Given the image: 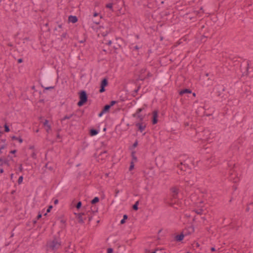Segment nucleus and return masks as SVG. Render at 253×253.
Listing matches in <instances>:
<instances>
[{
  "label": "nucleus",
  "mask_w": 253,
  "mask_h": 253,
  "mask_svg": "<svg viewBox=\"0 0 253 253\" xmlns=\"http://www.w3.org/2000/svg\"><path fill=\"white\" fill-rule=\"evenodd\" d=\"M207 38V37H206V36H202V39H201V40H203L204 38Z\"/></svg>",
  "instance_id": "obj_60"
},
{
  "label": "nucleus",
  "mask_w": 253,
  "mask_h": 253,
  "mask_svg": "<svg viewBox=\"0 0 253 253\" xmlns=\"http://www.w3.org/2000/svg\"><path fill=\"white\" fill-rule=\"evenodd\" d=\"M0 162H2V163L3 162V160L2 158H0Z\"/></svg>",
  "instance_id": "obj_59"
},
{
  "label": "nucleus",
  "mask_w": 253,
  "mask_h": 253,
  "mask_svg": "<svg viewBox=\"0 0 253 253\" xmlns=\"http://www.w3.org/2000/svg\"><path fill=\"white\" fill-rule=\"evenodd\" d=\"M11 139L12 140H17L20 143H21L23 142V139L21 137H17L15 136H13L11 137Z\"/></svg>",
  "instance_id": "obj_14"
},
{
  "label": "nucleus",
  "mask_w": 253,
  "mask_h": 253,
  "mask_svg": "<svg viewBox=\"0 0 253 253\" xmlns=\"http://www.w3.org/2000/svg\"><path fill=\"white\" fill-rule=\"evenodd\" d=\"M111 43H112L111 41H109L108 43H107V44L108 45H110L111 44Z\"/></svg>",
  "instance_id": "obj_49"
},
{
  "label": "nucleus",
  "mask_w": 253,
  "mask_h": 253,
  "mask_svg": "<svg viewBox=\"0 0 253 253\" xmlns=\"http://www.w3.org/2000/svg\"><path fill=\"white\" fill-rule=\"evenodd\" d=\"M68 21L72 23H75L78 21V18L76 16L70 15L68 17Z\"/></svg>",
  "instance_id": "obj_9"
},
{
  "label": "nucleus",
  "mask_w": 253,
  "mask_h": 253,
  "mask_svg": "<svg viewBox=\"0 0 253 253\" xmlns=\"http://www.w3.org/2000/svg\"><path fill=\"white\" fill-rule=\"evenodd\" d=\"M194 212H195L197 214L201 215L203 213V210L202 209H197V210H194L193 211Z\"/></svg>",
  "instance_id": "obj_17"
},
{
  "label": "nucleus",
  "mask_w": 253,
  "mask_h": 253,
  "mask_svg": "<svg viewBox=\"0 0 253 253\" xmlns=\"http://www.w3.org/2000/svg\"><path fill=\"white\" fill-rule=\"evenodd\" d=\"M127 215L126 214H124L123 216V219H125V220L127 218Z\"/></svg>",
  "instance_id": "obj_44"
},
{
  "label": "nucleus",
  "mask_w": 253,
  "mask_h": 253,
  "mask_svg": "<svg viewBox=\"0 0 253 253\" xmlns=\"http://www.w3.org/2000/svg\"><path fill=\"white\" fill-rule=\"evenodd\" d=\"M108 82L106 78H104L101 82L100 88L99 89V92L102 93L105 91V87L108 85Z\"/></svg>",
  "instance_id": "obj_5"
},
{
  "label": "nucleus",
  "mask_w": 253,
  "mask_h": 253,
  "mask_svg": "<svg viewBox=\"0 0 253 253\" xmlns=\"http://www.w3.org/2000/svg\"><path fill=\"white\" fill-rule=\"evenodd\" d=\"M98 15H99V13H98L97 12H94L93 14V16L96 17V16H98Z\"/></svg>",
  "instance_id": "obj_48"
},
{
  "label": "nucleus",
  "mask_w": 253,
  "mask_h": 253,
  "mask_svg": "<svg viewBox=\"0 0 253 253\" xmlns=\"http://www.w3.org/2000/svg\"><path fill=\"white\" fill-rule=\"evenodd\" d=\"M202 218H203L204 220H205V219H206V218H205V217H202Z\"/></svg>",
  "instance_id": "obj_63"
},
{
  "label": "nucleus",
  "mask_w": 253,
  "mask_h": 253,
  "mask_svg": "<svg viewBox=\"0 0 253 253\" xmlns=\"http://www.w3.org/2000/svg\"><path fill=\"white\" fill-rule=\"evenodd\" d=\"M139 49V47L137 46V45H135L134 47V49L135 50H138Z\"/></svg>",
  "instance_id": "obj_42"
},
{
  "label": "nucleus",
  "mask_w": 253,
  "mask_h": 253,
  "mask_svg": "<svg viewBox=\"0 0 253 253\" xmlns=\"http://www.w3.org/2000/svg\"><path fill=\"white\" fill-rule=\"evenodd\" d=\"M184 237V236L183 234H180L179 235H176L175 237V239L176 241L180 242L183 239Z\"/></svg>",
  "instance_id": "obj_11"
},
{
  "label": "nucleus",
  "mask_w": 253,
  "mask_h": 253,
  "mask_svg": "<svg viewBox=\"0 0 253 253\" xmlns=\"http://www.w3.org/2000/svg\"><path fill=\"white\" fill-rule=\"evenodd\" d=\"M61 243L60 239L57 238H54L52 240L47 243V248L54 252L57 250L61 247Z\"/></svg>",
  "instance_id": "obj_1"
},
{
  "label": "nucleus",
  "mask_w": 253,
  "mask_h": 253,
  "mask_svg": "<svg viewBox=\"0 0 253 253\" xmlns=\"http://www.w3.org/2000/svg\"><path fill=\"white\" fill-rule=\"evenodd\" d=\"M5 148V146L3 145L1 146V147H0V149H1V150L4 149Z\"/></svg>",
  "instance_id": "obj_53"
},
{
  "label": "nucleus",
  "mask_w": 253,
  "mask_h": 253,
  "mask_svg": "<svg viewBox=\"0 0 253 253\" xmlns=\"http://www.w3.org/2000/svg\"><path fill=\"white\" fill-rule=\"evenodd\" d=\"M140 88V86H138L136 89H135V90H133V93H132V95L133 96H135V95L137 94V93L138 92V91Z\"/></svg>",
  "instance_id": "obj_22"
},
{
  "label": "nucleus",
  "mask_w": 253,
  "mask_h": 253,
  "mask_svg": "<svg viewBox=\"0 0 253 253\" xmlns=\"http://www.w3.org/2000/svg\"><path fill=\"white\" fill-rule=\"evenodd\" d=\"M36 154L35 153H33V154H32V157L34 158H36Z\"/></svg>",
  "instance_id": "obj_50"
},
{
  "label": "nucleus",
  "mask_w": 253,
  "mask_h": 253,
  "mask_svg": "<svg viewBox=\"0 0 253 253\" xmlns=\"http://www.w3.org/2000/svg\"><path fill=\"white\" fill-rule=\"evenodd\" d=\"M13 175H14V174L13 173H11L10 174V178H11V179H12Z\"/></svg>",
  "instance_id": "obj_58"
},
{
  "label": "nucleus",
  "mask_w": 253,
  "mask_h": 253,
  "mask_svg": "<svg viewBox=\"0 0 253 253\" xmlns=\"http://www.w3.org/2000/svg\"><path fill=\"white\" fill-rule=\"evenodd\" d=\"M146 69L145 68L142 69L140 71L141 74L144 73L146 71Z\"/></svg>",
  "instance_id": "obj_39"
},
{
  "label": "nucleus",
  "mask_w": 253,
  "mask_h": 253,
  "mask_svg": "<svg viewBox=\"0 0 253 253\" xmlns=\"http://www.w3.org/2000/svg\"><path fill=\"white\" fill-rule=\"evenodd\" d=\"M171 191L172 193H173V194H172L173 198H175L177 195L178 194V189L176 187H173L171 189Z\"/></svg>",
  "instance_id": "obj_10"
},
{
  "label": "nucleus",
  "mask_w": 253,
  "mask_h": 253,
  "mask_svg": "<svg viewBox=\"0 0 253 253\" xmlns=\"http://www.w3.org/2000/svg\"><path fill=\"white\" fill-rule=\"evenodd\" d=\"M58 200H57V199L55 200L54 201V204H57V203H58Z\"/></svg>",
  "instance_id": "obj_55"
},
{
  "label": "nucleus",
  "mask_w": 253,
  "mask_h": 253,
  "mask_svg": "<svg viewBox=\"0 0 253 253\" xmlns=\"http://www.w3.org/2000/svg\"><path fill=\"white\" fill-rule=\"evenodd\" d=\"M113 250L112 248H108L107 249V253H113Z\"/></svg>",
  "instance_id": "obj_31"
},
{
  "label": "nucleus",
  "mask_w": 253,
  "mask_h": 253,
  "mask_svg": "<svg viewBox=\"0 0 253 253\" xmlns=\"http://www.w3.org/2000/svg\"><path fill=\"white\" fill-rule=\"evenodd\" d=\"M95 24L98 25L100 23V20H99L98 21H94L93 22Z\"/></svg>",
  "instance_id": "obj_46"
},
{
  "label": "nucleus",
  "mask_w": 253,
  "mask_h": 253,
  "mask_svg": "<svg viewBox=\"0 0 253 253\" xmlns=\"http://www.w3.org/2000/svg\"><path fill=\"white\" fill-rule=\"evenodd\" d=\"M135 118H137L139 120V122H142L144 120V116L140 114H138V115H136V117Z\"/></svg>",
  "instance_id": "obj_18"
},
{
  "label": "nucleus",
  "mask_w": 253,
  "mask_h": 253,
  "mask_svg": "<svg viewBox=\"0 0 253 253\" xmlns=\"http://www.w3.org/2000/svg\"><path fill=\"white\" fill-rule=\"evenodd\" d=\"M23 176H21L19 177L18 179V183L19 184H21L23 181Z\"/></svg>",
  "instance_id": "obj_28"
},
{
  "label": "nucleus",
  "mask_w": 253,
  "mask_h": 253,
  "mask_svg": "<svg viewBox=\"0 0 253 253\" xmlns=\"http://www.w3.org/2000/svg\"><path fill=\"white\" fill-rule=\"evenodd\" d=\"M158 112L157 110H155L153 112V119H152V124L153 125L156 124L158 122Z\"/></svg>",
  "instance_id": "obj_8"
},
{
  "label": "nucleus",
  "mask_w": 253,
  "mask_h": 253,
  "mask_svg": "<svg viewBox=\"0 0 253 253\" xmlns=\"http://www.w3.org/2000/svg\"><path fill=\"white\" fill-rule=\"evenodd\" d=\"M4 131L5 132H9L10 131L9 126L7 125V124H5L4 125Z\"/></svg>",
  "instance_id": "obj_25"
},
{
  "label": "nucleus",
  "mask_w": 253,
  "mask_h": 253,
  "mask_svg": "<svg viewBox=\"0 0 253 253\" xmlns=\"http://www.w3.org/2000/svg\"><path fill=\"white\" fill-rule=\"evenodd\" d=\"M151 76H152L150 72L148 73V74H147V77H151Z\"/></svg>",
  "instance_id": "obj_54"
},
{
  "label": "nucleus",
  "mask_w": 253,
  "mask_h": 253,
  "mask_svg": "<svg viewBox=\"0 0 253 253\" xmlns=\"http://www.w3.org/2000/svg\"><path fill=\"white\" fill-rule=\"evenodd\" d=\"M7 45H8V46H12V44L11 43H8Z\"/></svg>",
  "instance_id": "obj_61"
},
{
  "label": "nucleus",
  "mask_w": 253,
  "mask_h": 253,
  "mask_svg": "<svg viewBox=\"0 0 253 253\" xmlns=\"http://www.w3.org/2000/svg\"><path fill=\"white\" fill-rule=\"evenodd\" d=\"M3 163L5 164H6V165H8V161L7 160H4L3 161Z\"/></svg>",
  "instance_id": "obj_51"
},
{
  "label": "nucleus",
  "mask_w": 253,
  "mask_h": 253,
  "mask_svg": "<svg viewBox=\"0 0 253 253\" xmlns=\"http://www.w3.org/2000/svg\"><path fill=\"white\" fill-rule=\"evenodd\" d=\"M191 92H192V91L190 89L186 88V89H184L183 90H181L179 92V94L180 95H183L184 93H191Z\"/></svg>",
  "instance_id": "obj_12"
},
{
  "label": "nucleus",
  "mask_w": 253,
  "mask_h": 253,
  "mask_svg": "<svg viewBox=\"0 0 253 253\" xmlns=\"http://www.w3.org/2000/svg\"><path fill=\"white\" fill-rule=\"evenodd\" d=\"M142 110H143V108L138 109L136 110V113L132 115L133 117H136V115H138V114H140V112H141Z\"/></svg>",
  "instance_id": "obj_16"
},
{
  "label": "nucleus",
  "mask_w": 253,
  "mask_h": 253,
  "mask_svg": "<svg viewBox=\"0 0 253 253\" xmlns=\"http://www.w3.org/2000/svg\"><path fill=\"white\" fill-rule=\"evenodd\" d=\"M2 164L0 165V173H2L3 172V169L2 168Z\"/></svg>",
  "instance_id": "obj_36"
},
{
  "label": "nucleus",
  "mask_w": 253,
  "mask_h": 253,
  "mask_svg": "<svg viewBox=\"0 0 253 253\" xmlns=\"http://www.w3.org/2000/svg\"><path fill=\"white\" fill-rule=\"evenodd\" d=\"M110 106H109L108 104L104 106L103 107L102 111L103 112H104L105 113L108 112L110 109Z\"/></svg>",
  "instance_id": "obj_15"
},
{
  "label": "nucleus",
  "mask_w": 253,
  "mask_h": 253,
  "mask_svg": "<svg viewBox=\"0 0 253 253\" xmlns=\"http://www.w3.org/2000/svg\"><path fill=\"white\" fill-rule=\"evenodd\" d=\"M79 98L80 100L78 102L77 105L78 106L81 107L87 101V95L85 91L81 90L79 92Z\"/></svg>",
  "instance_id": "obj_2"
},
{
  "label": "nucleus",
  "mask_w": 253,
  "mask_h": 253,
  "mask_svg": "<svg viewBox=\"0 0 253 253\" xmlns=\"http://www.w3.org/2000/svg\"><path fill=\"white\" fill-rule=\"evenodd\" d=\"M126 222V220H125V219H122L121 220V224H123L124 223H125Z\"/></svg>",
  "instance_id": "obj_40"
},
{
  "label": "nucleus",
  "mask_w": 253,
  "mask_h": 253,
  "mask_svg": "<svg viewBox=\"0 0 253 253\" xmlns=\"http://www.w3.org/2000/svg\"><path fill=\"white\" fill-rule=\"evenodd\" d=\"M138 201H137L135 202V203L133 205L132 208L134 210L137 211L138 210Z\"/></svg>",
  "instance_id": "obj_21"
},
{
  "label": "nucleus",
  "mask_w": 253,
  "mask_h": 253,
  "mask_svg": "<svg viewBox=\"0 0 253 253\" xmlns=\"http://www.w3.org/2000/svg\"><path fill=\"white\" fill-rule=\"evenodd\" d=\"M211 252H214L215 251V249L214 247H212L211 248Z\"/></svg>",
  "instance_id": "obj_52"
},
{
  "label": "nucleus",
  "mask_w": 253,
  "mask_h": 253,
  "mask_svg": "<svg viewBox=\"0 0 253 253\" xmlns=\"http://www.w3.org/2000/svg\"><path fill=\"white\" fill-rule=\"evenodd\" d=\"M135 152H132L131 153V156L132 157V159H133V161H135L136 162L137 161V158L136 157L135 155Z\"/></svg>",
  "instance_id": "obj_24"
},
{
  "label": "nucleus",
  "mask_w": 253,
  "mask_h": 253,
  "mask_svg": "<svg viewBox=\"0 0 253 253\" xmlns=\"http://www.w3.org/2000/svg\"><path fill=\"white\" fill-rule=\"evenodd\" d=\"M16 152V150H12L10 151V153L11 154H15Z\"/></svg>",
  "instance_id": "obj_47"
},
{
  "label": "nucleus",
  "mask_w": 253,
  "mask_h": 253,
  "mask_svg": "<svg viewBox=\"0 0 253 253\" xmlns=\"http://www.w3.org/2000/svg\"><path fill=\"white\" fill-rule=\"evenodd\" d=\"M56 137H57V138H60V134L59 133H58L57 134V136Z\"/></svg>",
  "instance_id": "obj_56"
},
{
  "label": "nucleus",
  "mask_w": 253,
  "mask_h": 253,
  "mask_svg": "<svg viewBox=\"0 0 253 253\" xmlns=\"http://www.w3.org/2000/svg\"><path fill=\"white\" fill-rule=\"evenodd\" d=\"M66 34L65 33V34H63L62 35V37H63V38H65L66 37Z\"/></svg>",
  "instance_id": "obj_57"
},
{
  "label": "nucleus",
  "mask_w": 253,
  "mask_h": 253,
  "mask_svg": "<svg viewBox=\"0 0 253 253\" xmlns=\"http://www.w3.org/2000/svg\"><path fill=\"white\" fill-rule=\"evenodd\" d=\"M136 126L138 127V130L143 132L146 128V124L143 122H138L135 124Z\"/></svg>",
  "instance_id": "obj_7"
},
{
  "label": "nucleus",
  "mask_w": 253,
  "mask_h": 253,
  "mask_svg": "<svg viewBox=\"0 0 253 253\" xmlns=\"http://www.w3.org/2000/svg\"><path fill=\"white\" fill-rule=\"evenodd\" d=\"M76 215V217L78 218V222L81 224L84 223V221L86 220V217H83V215H86L85 212H81L79 213H75Z\"/></svg>",
  "instance_id": "obj_6"
},
{
  "label": "nucleus",
  "mask_w": 253,
  "mask_h": 253,
  "mask_svg": "<svg viewBox=\"0 0 253 253\" xmlns=\"http://www.w3.org/2000/svg\"><path fill=\"white\" fill-rule=\"evenodd\" d=\"M105 113L103 112V111L102 110L100 113L98 114V117H101Z\"/></svg>",
  "instance_id": "obj_38"
},
{
  "label": "nucleus",
  "mask_w": 253,
  "mask_h": 253,
  "mask_svg": "<svg viewBox=\"0 0 253 253\" xmlns=\"http://www.w3.org/2000/svg\"><path fill=\"white\" fill-rule=\"evenodd\" d=\"M51 130V126L50 125L47 126H46V129L47 132H49V130Z\"/></svg>",
  "instance_id": "obj_33"
},
{
  "label": "nucleus",
  "mask_w": 253,
  "mask_h": 253,
  "mask_svg": "<svg viewBox=\"0 0 253 253\" xmlns=\"http://www.w3.org/2000/svg\"><path fill=\"white\" fill-rule=\"evenodd\" d=\"M97 212V208L95 206H92L90 208V210L87 211L86 212V215H88V221L90 222L92 218V214H94Z\"/></svg>",
  "instance_id": "obj_4"
},
{
  "label": "nucleus",
  "mask_w": 253,
  "mask_h": 253,
  "mask_svg": "<svg viewBox=\"0 0 253 253\" xmlns=\"http://www.w3.org/2000/svg\"><path fill=\"white\" fill-rule=\"evenodd\" d=\"M98 133V130L95 129H91L89 131V134L91 136H94L97 135Z\"/></svg>",
  "instance_id": "obj_13"
},
{
  "label": "nucleus",
  "mask_w": 253,
  "mask_h": 253,
  "mask_svg": "<svg viewBox=\"0 0 253 253\" xmlns=\"http://www.w3.org/2000/svg\"><path fill=\"white\" fill-rule=\"evenodd\" d=\"M48 125V121L47 120H45L43 123V126H49Z\"/></svg>",
  "instance_id": "obj_30"
},
{
  "label": "nucleus",
  "mask_w": 253,
  "mask_h": 253,
  "mask_svg": "<svg viewBox=\"0 0 253 253\" xmlns=\"http://www.w3.org/2000/svg\"><path fill=\"white\" fill-rule=\"evenodd\" d=\"M177 167L179 169V170L177 171V173L178 174H182V172L187 171L189 172L190 168V166L186 163L185 161L183 162H181L180 164L177 165Z\"/></svg>",
  "instance_id": "obj_3"
},
{
  "label": "nucleus",
  "mask_w": 253,
  "mask_h": 253,
  "mask_svg": "<svg viewBox=\"0 0 253 253\" xmlns=\"http://www.w3.org/2000/svg\"><path fill=\"white\" fill-rule=\"evenodd\" d=\"M186 182H187V183H188V184H190V185H193V181H192V182H190V181H188V180H186Z\"/></svg>",
  "instance_id": "obj_41"
},
{
  "label": "nucleus",
  "mask_w": 253,
  "mask_h": 253,
  "mask_svg": "<svg viewBox=\"0 0 253 253\" xmlns=\"http://www.w3.org/2000/svg\"><path fill=\"white\" fill-rule=\"evenodd\" d=\"M23 62V59L22 58H20L18 60V63H20Z\"/></svg>",
  "instance_id": "obj_43"
},
{
  "label": "nucleus",
  "mask_w": 253,
  "mask_h": 253,
  "mask_svg": "<svg viewBox=\"0 0 253 253\" xmlns=\"http://www.w3.org/2000/svg\"><path fill=\"white\" fill-rule=\"evenodd\" d=\"M52 206H51V205H50V206H49L48 207V209H47V210H46V212H47H47H49L52 209Z\"/></svg>",
  "instance_id": "obj_32"
},
{
  "label": "nucleus",
  "mask_w": 253,
  "mask_h": 253,
  "mask_svg": "<svg viewBox=\"0 0 253 253\" xmlns=\"http://www.w3.org/2000/svg\"><path fill=\"white\" fill-rule=\"evenodd\" d=\"M42 213L39 212L37 217V219H39L40 218H41L42 217Z\"/></svg>",
  "instance_id": "obj_37"
},
{
  "label": "nucleus",
  "mask_w": 253,
  "mask_h": 253,
  "mask_svg": "<svg viewBox=\"0 0 253 253\" xmlns=\"http://www.w3.org/2000/svg\"><path fill=\"white\" fill-rule=\"evenodd\" d=\"M99 201V199L98 197H95L94 199H93L91 201V203L92 204H96V203H98Z\"/></svg>",
  "instance_id": "obj_20"
},
{
  "label": "nucleus",
  "mask_w": 253,
  "mask_h": 253,
  "mask_svg": "<svg viewBox=\"0 0 253 253\" xmlns=\"http://www.w3.org/2000/svg\"><path fill=\"white\" fill-rule=\"evenodd\" d=\"M73 115L74 114H72L69 115H66L61 119V121H64L66 119H70Z\"/></svg>",
  "instance_id": "obj_19"
},
{
  "label": "nucleus",
  "mask_w": 253,
  "mask_h": 253,
  "mask_svg": "<svg viewBox=\"0 0 253 253\" xmlns=\"http://www.w3.org/2000/svg\"><path fill=\"white\" fill-rule=\"evenodd\" d=\"M106 7L107 8H108L110 9H112V8H113V3H109L106 4Z\"/></svg>",
  "instance_id": "obj_27"
},
{
  "label": "nucleus",
  "mask_w": 253,
  "mask_h": 253,
  "mask_svg": "<svg viewBox=\"0 0 253 253\" xmlns=\"http://www.w3.org/2000/svg\"><path fill=\"white\" fill-rule=\"evenodd\" d=\"M19 169L20 171H21L22 170L23 168H22V165L21 164L20 165Z\"/></svg>",
  "instance_id": "obj_45"
},
{
  "label": "nucleus",
  "mask_w": 253,
  "mask_h": 253,
  "mask_svg": "<svg viewBox=\"0 0 253 253\" xmlns=\"http://www.w3.org/2000/svg\"><path fill=\"white\" fill-rule=\"evenodd\" d=\"M117 103V101H112L110 102V104H108L109 106H110V107L113 106L114 105H115Z\"/></svg>",
  "instance_id": "obj_29"
},
{
  "label": "nucleus",
  "mask_w": 253,
  "mask_h": 253,
  "mask_svg": "<svg viewBox=\"0 0 253 253\" xmlns=\"http://www.w3.org/2000/svg\"><path fill=\"white\" fill-rule=\"evenodd\" d=\"M134 162L133 161H132L131 162L129 168V170L130 171L132 170L133 169V168H134Z\"/></svg>",
  "instance_id": "obj_23"
},
{
  "label": "nucleus",
  "mask_w": 253,
  "mask_h": 253,
  "mask_svg": "<svg viewBox=\"0 0 253 253\" xmlns=\"http://www.w3.org/2000/svg\"><path fill=\"white\" fill-rule=\"evenodd\" d=\"M145 79V78H144L143 79H141V80H144Z\"/></svg>",
  "instance_id": "obj_64"
},
{
  "label": "nucleus",
  "mask_w": 253,
  "mask_h": 253,
  "mask_svg": "<svg viewBox=\"0 0 253 253\" xmlns=\"http://www.w3.org/2000/svg\"><path fill=\"white\" fill-rule=\"evenodd\" d=\"M58 27H59V28H62V25H61V24L59 25H58Z\"/></svg>",
  "instance_id": "obj_62"
},
{
  "label": "nucleus",
  "mask_w": 253,
  "mask_h": 253,
  "mask_svg": "<svg viewBox=\"0 0 253 253\" xmlns=\"http://www.w3.org/2000/svg\"><path fill=\"white\" fill-rule=\"evenodd\" d=\"M82 205V202L81 201H79L77 204V205L76 206V207L77 208V209H80L81 208Z\"/></svg>",
  "instance_id": "obj_26"
},
{
  "label": "nucleus",
  "mask_w": 253,
  "mask_h": 253,
  "mask_svg": "<svg viewBox=\"0 0 253 253\" xmlns=\"http://www.w3.org/2000/svg\"><path fill=\"white\" fill-rule=\"evenodd\" d=\"M137 145H138V141H137V140H136L135 141V142L133 143V146H133V148H135V147H136L137 146Z\"/></svg>",
  "instance_id": "obj_34"
},
{
  "label": "nucleus",
  "mask_w": 253,
  "mask_h": 253,
  "mask_svg": "<svg viewBox=\"0 0 253 253\" xmlns=\"http://www.w3.org/2000/svg\"><path fill=\"white\" fill-rule=\"evenodd\" d=\"M54 88V86H49V87H45V90H49L51 89H53Z\"/></svg>",
  "instance_id": "obj_35"
}]
</instances>
